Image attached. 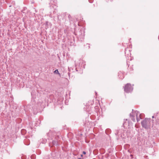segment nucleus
I'll use <instances>...</instances> for the list:
<instances>
[{
	"label": "nucleus",
	"instance_id": "f8f14e48",
	"mask_svg": "<svg viewBox=\"0 0 159 159\" xmlns=\"http://www.w3.org/2000/svg\"><path fill=\"white\" fill-rule=\"evenodd\" d=\"M68 70H69V71H70V68H68Z\"/></svg>",
	"mask_w": 159,
	"mask_h": 159
},
{
	"label": "nucleus",
	"instance_id": "9b49d317",
	"mask_svg": "<svg viewBox=\"0 0 159 159\" xmlns=\"http://www.w3.org/2000/svg\"><path fill=\"white\" fill-rule=\"evenodd\" d=\"M152 118H154V116H152Z\"/></svg>",
	"mask_w": 159,
	"mask_h": 159
},
{
	"label": "nucleus",
	"instance_id": "0eeeda50",
	"mask_svg": "<svg viewBox=\"0 0 159 159\" xmlns=\"http://www.w3.org/2000/svg\"><path fill=\"white\" fill-rule=\"evenodd\" d=\"M89 1L90 3H92L93 2V0H89Z\"/></svg>",
	"mask_w": 159,
	"mask_h": 159
},
{
	"label": "nucleus",
	"instance_id": "f03ea898",
	"mask_svg": "<svg viewBox=\"0 0 159 159\" xmlns=\"http://www.w3.org/2000/svg\"><path fill=\"white\" fill-rule=\"evenodd\" d=\"M133 89V88L131 86L130 84L128 83L126 84L124 87V91L127 93H129L132 91Z\"/></svg>",
	"mask_w": 159,
	"mask_h": 159
},
{
	"label": "nucleus",
	"instance_id": "1a4fd4ad",
	"mask_svg": "<svg viewBox=\"0 0 159 159\" xmlns=\"http://www.w3.org/2000/svg\"><path fill=\"white\" fill-rule=\"evenodd\" d=\"M70 73H69V72H68V75H69V76H70Z\"/></svg>",
	"mask_w": 159,
	"mask_h": 159
},
{
	"label": "nucleus",
	"instance_id": "6e6552de",
	"mask_svg": "<svg viewBox=\"0 0 159 159\" xmlns=\"http://www.w3.org/2000/svg\"><path fill=\"white\" fill-rule=\"evenodd\" d=\"M83 153L84 154H86V152H85V151H83Z\"/></svg>",
	"mask_w": 159,
	"mask_h": 159
},
{
	"label": "nucleus",
	"instance_id": "423d86ee",
	"mask_svg": "<svg viewBox=\"0 0 159 159\" xmlns=\"http://www.w3.org/2000/svg\"><path fill=\"white\" fill-rule=\"evenodd\" d=\"M54 73L56 74H59L57 69L55 70V71H54Z\"/></svg>",
	"mask_w": 159,
	"mask_h": 159
},
{
	"label": "nucleus",
	"instance_id": "2eb2a0df",
	"mask_svg": "<svg viewBox=\"0 0 159 159\" xmlns=\"http://www.w3.org/2000/svg\"><path fill=\"white\" fill-rule=\"evenodd\" d=\"M81 157H83V155H81Z\"/></svg>",
	"mask_w": 159,
	"mask_h": 159
},
{
	"label": "nucleus",
	"instance_id": "f257e3e1",
	"mask_svg": "<svg viewBox=\"0 0 159 159\" xmlns=\"http://www.w3.org/2000/svg\"><path fill=\"white\" fill-rule=\"evenodd\" d=\"M151 119L145 118L141 122L142 126L145 129H148L150 125Z\"/></svg>",
	"mask_w": 159,
	"mask_h": 159
},
{
	"label": "nucleus",
	"instance_id": "7ed1b4c3",
	"mask_svg": "<svg viewBox=\"0 0 159 159\" xmlns=\"http://www.w3.org/2000/svg\"><path fill=\"white\" fill-rule=\"evenodd\" d=\"M135 113L136 114V120H137V122H138L140 120V119H141V115L140 114L139 116L138 115L139 113L137 111H135Z\"/></svg>",
	"mask_w": 159,
	"mask_h": 159
},
{
	"label": "nucleus",
	"instance_id": "9d476101",
	"mask_svg": "<svg viewBox=\"0 0 159 159\" xmlns=\"http://www.w3.org/2000/svg\"><path fill=\"white\" fill-rule=\"evenodd\" d=\"M70 15H68V17H69V18H70Z\"/></svg>",
	"mask_w": 159,
	"mask_h": 159
},
{
	"label": "nucleus",
	"instance_id": "39448f33",
	"mask_svg": "<svg viewBox=\"0 0 159 159\" xmlns=\"http://www.w3.org/2000/svg\"><path fill=\"white\" fill-rule=\"evenodd\" d=\"M57 141L56 140H53L52 141V143L53 145H55L57 144Z\"/></svg>",
	"mask_w": 159,
	"mask_h": 159
},
{
	"label": "nucleus",
	"instance_id": "4468645a",
	"mask_svg": "<svg viewBox=\"0 0 159 159\" xmlns=\"http://www.w3.org/2000/svg\"><path fill=\"white\" fill-rule=\"evenodd\" d=\"M78 159H82V158H79Z\"/></svg>",
	"mask_w": 159,
	"mask_h": 159
},
{
	"label": "nucleus",
	"instance_id": "20e7f679",
	"mask_svg": "<svg viewBox=\"0 0 159 159\" xmlns=\"http://www.w3.org/2000/svg\"><path fill=\"white\" fill-rule=\"evenodd\" d=\"M133 113L132 112V113H130V117L131 119V120L134 121H135V120L134 118V116L133 115Z\"/></svg>",
	"mask_w": 159,
	"mask_h": 159
},
{
	"label": "nucleus",
	"instance_id": "ddd939ff",
	"mask_svg": "<svg viewBox=\"0 0 159 159\" xmlns=\"http://www.w3.org/2000/svg\"><path fill=\"white\" fill-rule=\"evenodd\" d=\"M58 137H57L56 138V139H58Z\"/></svg>",
	"mask_w": 159,
	"mask_h": 159
}]
</instances>
